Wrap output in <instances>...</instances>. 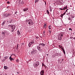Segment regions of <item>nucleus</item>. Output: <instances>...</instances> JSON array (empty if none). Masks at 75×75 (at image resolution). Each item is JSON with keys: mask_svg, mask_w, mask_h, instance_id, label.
Here are the masks:
<instances>
[{"mask_svg": "<svg viewBox=\"0 0 75 75\" xmlns=\"http://www.w3.org/2000/svg\"><path fill=\"white\" fill-rule=\"evenodd\" d=\"M4 69H8V67L6 66H4Z\"/></svg>", "mask_w": 75, "mask_h": 75, "instance_id": "obj_15", "label": "nucleus"}, {"mask_svg": "<svg viewBox=\"0 0 75 75\" xmlns=\"http://www.w3.org/2000/svg\"><path fill=\"white\" fill-rule=\"evenodd\" d=\"M46 12H47V14H50V13L49 12V11H48V10H47L46 11Z\"/></svg>", "mask_w": 75, "mask_h": 75, "instance_id": "obj_23", "label": "nucleus"}, {"mask_svg": "<svg viewBox=\"0 0 75 75\" xmlns=\"http://www.w3.org/2000/svg\"><path fill=\"white\" fill-rule=\"evenodd\" d=\"M58 53H56L55 54L57 56H58Z\"/></svg>", "mask_w": 75, "mask_h": 75, "instance_id": "obj_42", "label": "nucleus"}, {"mask_svg": "<svg viewBox=\"0 0 75 75\" xmlns=\"http://www.w3.org/2000/svg\"><path fill=\"white\" fill-rule=\"evenodd\" d=\"M45 5H46V4H47V3H46V2H45Z\"/></svg>", "mask_w": 75, "mask_h": 75, "instance_id": "obj_49", "label": "nucleus"}, {"mask_svg": "<svg viewBox=\"0 0 75 75\" xmlns=\"http://www.w3.org/2000/svg\"><path fill=\"white\" fill-rule=\"evenodd\" d=\"M17 34L18 35L20 36V35H21V33H20V32L19 30H18L17 31Z\"/></svg>", "mask_w": 75, "mask_h": 75, "instance_id": "obj_11", "label": "nucleus"}, {"mask_svg": "<svg viewBox=\"0 0 75 75\" xmlns=\"http://www.w3.org/2000/svg\"><path fill=\"white\" fill-rule=\"evenodd\" d=\"M11 55H13V56H16V55H15V54H11Z\"/></svg>", "mask_w": 75, "mask_h": 75, "instance_id": "obj_34", "label": "nucleus"}, {"mask_svg": "<svg viewBox=\"0 0 75 75\" xmlns=\"http://www.w3.org/2000/svg\"><path fill=\"white\" fill-rule=\"evenodd\" d=\"M49 34H51V30H49Z\"/></svg>", "mask_w": 75, "mask_h": 75, "instance_id": "obj_28", "label": "nucleus"}, {"mask_svg": "<svg viewBox=\"0 0 75 75\" xmlns=\"http://www.w3.org/2000/svg\"><path fill=\"white\" fill-rule=\"evenodd\" d=\"M48 28L49 30L51 29V25H50L48 26Z\"/></svg>", "mask_w": 75, "mask_h": 75, "instance_id": "obj_24", "label": "nucleus"}, {"mask_svg": "<svg viewBox=\"0 0 75 75\" xmlns=\"http://www.w3.org/2000/svg\"><path fill=\"white\" fill-rule=\"evenodd\" d=\"M59 48H62V46H61V45H59Z\"/></svg>", "mask_w": 75, "mask_h": 75, "instance_id": "obj_30", "label": "nucleus"}, {"mask_svg": "<svg viewBox=\"0 0 75 75\" xmlns=\"http://www.w3.org/2000/svg\"><path fill=\"white\" fill-rule=\"evenodd\" d=\"M1 56H0V60L1 59V58H1Z\"/></svg>", "mask_w": 75, "mask_h": 75, "instance_id": "obj_48", "label": "nucleus"}, {"mask_svg": "<svg viewBox=\"0 0 75 75\" xmlns=\"http://www.w3.org/2000/svg\"><path fill=\"white\" fill-rule=\"evenodd\" d=\"M26 24H29V25L30 26H31V25H33L34 24V23L33 21L31 19L29 20H27L26 21Z\"/></svg>", "mask_w": 75, "mask_h": 75, "instance_id": "obj_1", "label": "nucleus"}, {"mask_svg": "<svg viewBox=\"0 0 75 75\" xmlns=\"http://www.w3.org/2000/svg\"><path fill=\"white\" fill-rule=\"evenodd\" d=\"M50 11H52V10H51V8H50Z\"/></svg>", "mask_w": 75, "mask_h": 75, "instance_id": "obj_43", "label": "nucleus"}, {"mask_svg": "<svg viewBox=\"0 0 75 75\" xmlns=\"http://www.w3.org/2000/svg\"><path fill=\"white\" fill-rule=\"evenodd\" d=\"M33 65L34 68H36L40 65V62L38 61H36L34 62Z\"/></svg>", "mask_w": 75, "mask_h": 75, "instance_id": "obj_3", "label": "nucleus"}, {"mask_svg": "<svg viewBox=\"0 0 75 75\" xmlns=\"http://www.w3.org/2000/svg\"><path fill=\"white\" fill-rule=\"evenodd\" d=\"M69 30H71V31H72V29L71 28H69Z\"/></svg>", "mask_w": 75, "mask_h": 75, "instance_id": "obj_31", "label": "nucleus"}, {"mask_svg": "<svg viewBox=\"0 0 75 75\" xmlns=\"http://www.w3.org/2000/svg\"><path fill=\"white\" fill-rule=\"evenodd\" d=\"M7 4H10V2H9V1H8L7 2Z\"/></svg>", "mask_w": 75, "mask_h": 75, "instance_id": "obj_32", "label": "nucleus"}, {"mask_svg": "<svg viewBox=\"0 0 75 75\" xmlns=\"http://www.w3.org/2000/svg\"><path fill=\"white\" fill-rule=\"evenodd\" d=\"M44 35H43V37H45V34H43Z\"/></svg>", "mask_w": 75, "mask_h": 75, "instance_id": "obj_39", "label": "nucleus"}, {"mask_svg": "<svg viewBox=\"0 0 75 75\" xmlns=\"http://www.w3.org/2000/svg\"><path fill=\"white\" fill-rule=\"evenodd\" d=\"M71 17L72 18H74V17H75V16L74 15H72L71 16Z\"/></svg>", "mask_w": 75, "mask_h": 75, "instance_id": "obj_26", "label": "nucleus"}, {"mask_svg": "<svg viewBox=\"0 0 75 75\" xmlns=\"http://www.w3.org/2000/svg\"><path fill=\"white\" fill-rule=\"evenodd\" d=\"M64 16V15L63 14H62L61 16V17H63V16Z\"/></svg>", "mask_w": 75, "mask_h": 75, "instance_id": "obj_27", "label": "nucleus"}, {"mask_svg": "<svg viewBox=\"0 0 75 75\" xmlns=\"http://www.w3.org/2000/svg\"><path fill=\"white\" fill-rule=\"evenodd\" d=\"M6 31L4 30L3 32H2L1 34L3 35L4 34H6Z\"/></svg>", "mask_w": 75, "mask_h": 75, "instance_id": "obj_16", "label": "nucleus"}, {"mask_svg": "<svg viewBox=\"0 0 75 75\" xmlns=\"http://www.w3.org/2000/svg\"><path fill=\"white\" fill-rule=\"evenodd\" d=\"M6 1H7L8 0H5Z\"/></svg>", "mask_w": 75, "mask_h": 75, "instance_id": "obj_56", "label": "nucleus"}, {"mask_svg": "<svg viewBox=\"0 0 75 75\" xmlns=\"http://www.w3.org/2000/svg\"><path fill=\"white\" fill-rule=\"evenodd\" d=\"M68 9H67L66 10V12H67V13H68Z\"/></svg>", "mask_w": 75, "mask_h": 75, "instance_id": "obj_37", "label": "nucleus"}, {"mask_svg": "<svg viewBox=\"0 0 75 75\" xmlns=\"http://www.w3.org/2000/svg\"><path fill=\"white\" fill-rule=\"evenodd\" d=\"M40 75H44V70H42L40 72Z\"/></svg>", "mask_w": 75, "mask_h": 75, "instance_id": "obj_7", "label": "nucleus"}, {"mask_svg": "<svg viewBox=\"0 0 75 75\" xmlns=\"http://www.w3.org/2000/svg\"><path fill=\"white\" fill-rule=\"evenodd\" d=\"M17 49H18V45H17Z\"/></svg>", "mask_w": 75, "mask_h": 75, "instance_id": "obj_40", "label": "nucleus"}, {"mask_svg": "<svg viewBox=\"0 0 75 75\" xmlns=\"http://www.w3.org/2000/svg\"><path fill=\"white\" fill-rule=\"evenodd\" d=\"M5 61L6 60V59H7V58H8V57L7 56H6L5 57H4Z\"/></svg>", "mask_w": 75, "mask_h": 75, "instance_id": "obj_20", "label": "nucleus"}, {"mask_svg": "<svg viewBox=\"0 0 75 75\" xmlns=\"http://www.w3.org/2000/svg\"><path fill=\"white\" fill-rule=\"evenodd\" d=\"M11 23V22H10V23Z\"/></svg>", "mask_w": 75, "mask_h": 75, "instance_id": "obj_55", "label": "nucleus"}, {"mask_svg": "<svg viewBox=\"0 0 75 75\" xmlns=\"http://www.w3.org/2000/svg\"><path fill=\"white\" fill-rule=\"evenodd\" d=\"M38 38H39V37H38Z\"/></svg>", "mask_w": 75, "mask_h": 75, "instance_id": "obj_60", "label": "nucleus"}, {"mask_svg": "<svg viewBox=\"0 0 75 75\" xmlns=\"http://www.w3.org/2000/svg\"><path fill=\"white\" fill-rule=\"evenodd\" d=\"M44 75V74H43V75L42 74V75Z\"/></svg>", "mask_w": 75, "mask_h": 75, "instance_id": "obj_58", "label": "nucleus"}, {"mask_svg": "<svg viewBox=\"0 0 75 75\" xmlns=\"http://www.w3.org/2000/svg\"><path fill=\"white\" fill-rule=\"evenodd\" d=\"M43 34H45V30H44L43 31Z\"/></svg>", "mask_w": 75, "mask_h": 75, "instance_id": "obj_41", "label": "nucleus"}, {"mask_svg": "<svg viewBox=\"0 0 75 75\" xmlns=\"http://www.w3.org/2000/svg\"><path fill=\"white\" fill-rule=\"evenodd\" d=\"M39 1V0H35V3H38V2Z\"/></svg>", "mask_w": 75, "mask_h": 75, "instance_id": "obj_22", "label": "nucleus"}, {"mask_svg": "<svg viewBox=\"0 0 75 75\" xmlns=\"http://www.w3.org/2000/svg\"><path fill=\"white\" fill-rule=\"evenodd\" d=\"M42 67H45V65L43 63H42Z\"/></svg>", "mask_w": 75, "mask_h": 75, "instance_id": "obj_35", "label": "nucleus"}, {"mask_svg": "<svg viewBox=\"0 0 75 75\" xmlns=\"http://www.w3.org/2000/svg\"><path fill=\"white\" fill-rule=\"evenodd\" d=\"M66 13V12H65L63 14V15H65V13Z\"/></svg>", "mask_w": 75, "mask_h": 75, "instance_id": "obj_38", "label": "nucleus"}, {"mask_svg": "<svg viewBox=\"0 0 75 75\" xmlns=\"http://www.w3.org/2000/svg\"><path fill=\"white\" fill-rule=\"evenodd\" d=\"M4 37H5V34H4Z\"/></svg>", "mask_w": 75, "mask_h": 75, "instance_id": "obj_51", "label": "nucleus"}, {"mask_svg": "<svg viewBox=\"0 0 75 75\" xmlns=\"http://www.w3.org/2000/svg\"><path fill=\"white\" fill-rule=\"evenodd\" d=\"M64 59H62V61H63Z\"/></svg>", "mask_w": 75, "mask_h": 75, "instance_id": "obj_53", "label": "nucleus"}, {"mask_svg": "<svg viewBox=\"0 0 75 75\" xmlns=\"http://www.w3.org/2000/svg\"><path fill=\"white\" fill-rule=\"evenodd\" d=\"M42 46V47H44L45 45V44H44V43H40L39 44V46Z\"/></svg>", "mask_w": 75, "mask_h": 75, "instance_id": "obj_8", "label": "nucleus"}, {"mask_svg": "<svg viewBox=\"0 0 75 75\" xmlns=\"http://www.w3.org/2000/svg\"><path fill=\"white\" fill-rule=\"evenodd\" d=\"M6 23V21H3V22L2 25L3 26L4 25V24H5V23Z\"/></svg>", "mask_w": 75, "mask_h": 75, "instance_id": "obj_19", "label": "nucleus"}, {"mask_svg": "<svg viewBox=\"0 0 75 75\" xmlns=\"http://www.w3.org/2000/svg\"><path fill=\"white\" fill-rule=\"evenodd\" d=\"M17 12H16L15 13V14H17Z\"/></svg>", "mask_w": 75, "mask_h": 75, "instance_id": "obj_50", "label": "nucleus"}, {"mask_svg": "<svg viewBox=\"0 0 75 75\" xmlns=\"http://www.w3.org/2000/svg\"><path fill=\"white\" fill-rule=\"evenodd\" d=\"M67 6H65L63 8V10H65V9H67Z\"/></svg>", "mask_w": 75, "mask_h": 75, "instance_id": "obj_21", "label": "nucleus"}, {"mask_svg": "<svg viewBox=\"0 0 75 75\" xmlns=\"http://www.w3.org/2000/svg\"><path fill=\"white\" fill-rule=\"evenodd\" d=\"M59 37L62 38L63 37V33H59Z\"/></svg>", "mask_w": 75, "mask_h": 75, "instance_id": "obj_10", "label": "nucleus"}, {"mask_svg": "<svg viewBox=\"0 0 75 75\" xmlns=\"http://www.w3.org/2000/svg\"><path fill=\"white\" fill-rule=\"evenodd\" d=\"M37 52V50L34 49H33L32 51L31 52V53L32 55H34Z\"/></svg>", "mask_w": 75, "mask_h": 75, "instance_id": "obj_4", "label": "nucleus"}, {"mask_svg": "<svg viewBox=\"0 0 75 75\" xmlns=\"http://www.w3.org/2000/svg\"><path fill=\"white\" fill-rule=\"evenodd\" d=\"M5 17H8V16H11V14L10 13H6L5 14Z\"/></svg>", "mask_w": 75, "mask_h": 75, "instance_id": "obj_9", "label": "nucleus"}, {"mask_svg": "<svg viewBox=\"0 0 75 75\" xmlns=\"http://www.w3.org/2000/svg\"><path fill=\"white\" fill-rule=\"evenodd\" d=\"M23 44H24V43H22V45H23Z\"/></svg>", "mask_w": 75, "mask_h": 75, "instance_id": "obj_54", "label": "nucleus"}, {"mask_svg": "<svg viewBox=\"0 0 75 75\" xmlns=\"http://www.w3.org/2000/svg\"><path fill=\"white\" fill-rule=\"evenodd\" d=\"M47 25H46V24H45V23L44 25V28H45V29H46V28H47Z\"/></svg>", "mask_w": 75, "mask_h": 75, "instance_id": "obj_18", "label": "nucleus"}, {"mask_svg": "<svg viewBox=\"0 0 75 75\" xmlns=\"http://www.w3.org/2000/svg\"><path fill=\"white\" fill-rule=\"evenodd\" d=\"M17 74H19V72H17Z\"/></svg>", "mask_w": 75, "mask_h": 75, "instance_id": "obj_46", "label": "nucleus"}, {"mask_svg": "<svg viewBox=\"0 0 75 75\" xmlns=\"http://www.w3.org/2000/svg\"><path fill=\"white\" fill-rule=\"evenodd\" d=\"M46 55H47V56H48V54H47Z\"/></svg>", "mask_w": 75, "mask_h": 75, "instance_id": "obj_45", "label": "nucleus"}, {"mask_svg": "<svg viewBox=\"0 0 75 75\" xmlns=\"http://www.w3.org/2000/svg\"><path fill=\"white\" fill-rule=\"evenodd\" d=\"M9 59L11 61H12V60H13V61H14L13 58H11V56L9 58Z\"/></svg>", "mask_w": 75, "mask_h": 75, "instance_id": "obj_13", "label": "nucleus"}, {"mask_svg": "<svg viewBox=\"0 0 75 75\" xmlns=\"http://www.w3.org/2000/svg\"><path fill=\"white\" fill-rule=\"evenodd\" d=\"M7 75V73L5 74V75Z\"/></svg>", "mask_w": 75, "mask_h": 75, "instance_id": "obj_52", "label": "nucleus"}, {"mask_svg": "<svg viewBox=\"0 0 75 75\" xmlns=\"http://www.w3.org/2000/svg\"><path fill=\"white\" fill-rule=\"evenodd\" d=\"M33 42H34V41H32V42H30L28 45V47H31L32 46V44H33Z\"/></svg>", "mask_w": 75, "mask_h": 75, "instance_id": "obj_5", "label": "nucleus"}, {"mask_svg": "<svg viewBox=\"0 0 75 75\" xmlns=\"http://www.w3.org/2000/svg\"><path fill=\"white\" fill-rule=\"evenodd\" d=\"M16 62H19V60H18V59H16Z\"/></svg>", "mask_w": 75, "mask_h": 75, "instance_id": "obj_25", "label": "nucleus"}, {"mask_svg": "<svg viewBox=\"0 0 75 75\" xmlns=\"http://www.w3.org/2000/svg\"><path fill=\"white\" fill-rule=\"evenodd\" d=\"M59 10H64V9H62V8H59Z\"/></svg>", "mask_w": 75, "mask_h": 75, "instance_id": "obj_36", "label": "nucleus"}, {"mask_svg": "<svg viewBox=\"0 0 75 75\" xmlns=\"http://www.w3.org/2000/svg\"><path fill=\"white\" fill-rule=\"evenodd\" d=\"M23 3H24V2H23V1H22L21 2V4H23Z\"/></svg>", "mask_w": 75, "mask_h": 75, "instance_id": "obj_33", "label": "nucleus"}, {"mask_svg": "<svg viewBox=\"0 0 75 75\" xmlns=\"http://www.w3.org/2000/svg\"><path fill=\"white\" fill-rule=\"evenodd\" d=\"M37 48L38 50V51H40V52L41 51H42V49H41V47H40V46H39V47L38 46L37 47Z\"/></svg>", "mask_w": 75, "mask_h": 75, "instance_id": "obj_6", "label": "nucleus"}, {"mask_svg": "<svg viewBox=\"0 0 75 75\" xmlns=\"http://www.w3.org/2000/svg\"><path fill=\"white\" fill-rule=\"evenodd\" d=\"M38 37H36V39H38Z\"/></svg>", "mask_w": 75, "mask_h": 75, "instance_id": "obj_44", "label": "nucleus"}, {"mask_svg": "<svg viewBox=\"0 0 75 75\" xmlns=\"http://www.w3.org/2000/svg\"><path fill=\"white\" fill-rule=\"evenodd\" d=\"M8 27L9 29L11 28V32H14L15 28H16V26L14 25H9Z\"/></svg>", "mask_w": 75, "mask_h": 75, "instance_id": "obj_2", "label": "nucleus"}, {"mask_svg": "<svg viewBox=\"0 0 75 75\" xmlns=\"http://www.w3.org/2000/svg\"><path fill=\"white\" fill-rule=\"evenodd\" d=\"M58 40H60V41H61V40H62V38L58 36Z\"/></svg>", "mask_w": 75, "mask_h": 75, "instance_id": "obj_17", "label": "nucleus"}, {"mask_svg": "<svg viewBox=\"0 0 75 75\" xmlns=\"http://www.w3.org/2000/svg\"><path fill=\"white\" fill-rule=\"evenodd\" d=\"M44 48H43V49H42V50H43V49Z\"/></svg>", "mask_w": 75, "mask_h": 75, "instance_id": "obj_59", "label": "nucleus"}, {"mask_svg": "<svg viewBox=\"0 0 75 75\" xmlns=\"http://www.w3.org/2000/svg\"><path fill=\"white\" fill-rule=\"evenodd\" d=\"M61 50H62L63 52V53L64 54H65V50H64V48H63V47H62L61 48Z\"/></svg>", "mask_w": 75, "mask_h": 75, "instance_id": "obj_12", "label": "nucleus"}, {"mask_svg": "<svg viewBox=\"0 0 75 75\" xmlns=\"http://www.w3.org/2000/svg\"><path fill=\"white\" fill-rule=\"evenodd\" d=\"M71 14V13H70V12H69V13L67 14V15H69Z\"/></svg>", "mask_w": 75, "mask_h": 75, "instance_id": "obj_29", "label": "nucleus"}, {"mask_svg": "<svg viewBox=\"0 0 75 75\" xmlns=\"http://www.w3.org/2000/svg\"><path fill=\"white\" fill-rule=\"evenodd\" d=\"M74 39H75V38H74Z\"/></svg>", "mask_w": 75, "mask_h": 75, "instance_id": "obj_57", "label": "nucleus"}, {"mask_svg": "<svg viewBox=\"0 0 75 75\" xmlns=\"http://www.w3.org/2000/svg\"><path fill=\"white\" fill-rule=\"evenodd\" d=\"M27 10H28V8H25L23 9V11H27Z\"/></svg>", "mask_w": 75, "mask_h": 75, "instance_id": "obj_14", "label": "nucleus"}, {"mask_svg": "<svg viewBox=\"0 0 75 75\" xmlns=\"http://www.w3.org/2000/svg\"><path fill=\"white\" fill-rule=\"evenodd\" d=\"M19 2H20V1H21V0H19Z\"/></svg>", "mask_w": 75, "mask_h": 75, "instance_id": "obj_47", "label": "nucleus"}]
</instances>
